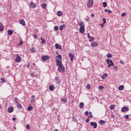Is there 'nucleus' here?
<instances>
[{
    "instance_id": "nucleus-6",
    "label": "nucleus",
    "mask_w": 131,
    "mask_h": 131,
    "mask_svg": "<svg viewBox=\"0 0 131 131\" xmlns=\"http://www.w3.org/2000/svg\"><path fill=\"white\" fill-rule=\"evenodd\" d=\"M90 124L92 126H93V128H95L97 127V123L95 122H91L90 123Z\"/></svg>"
},
{
    "instance_id": "nucleus-46",
    "label": "nucleus",
    "mask_w": 131,
    "mask_h": 131,
    "mask_svg": "<svg viewBox=\"0 0 131 131\" xmlns=\"http://www.w3.org/2000/svg\"><path fill=\"white\" fill-rule=\"evenodd\" d=\"M102 20L103 21L104 24H105L106 23V20L105 18L103 19Z\"/></svg>"
},
{
    "instance_id": "nucleus-60",
    "label": "nucleus",
    "mask_w": 131,
    "mask_h": 131,
    "mask_svg": "<svg viewBox=\"0 0 131 131\" xmlns=\"http://www.w3.org/2000/svg\"><path fill=\"white\" fill-rule=\"evenodd\" d=\"M120 63H121L122 64H123V62L122 61H120Z\"/></svg>"
},
{
    "instance_id": "nucleus-8",
    "label": "nucleus",
    "mask_w": 131,
    "mask_h": 131,
    "mask_svg": "<svg viewBox=\"0 0 131 131\" xmlns=\"http://www.w3.org/2000/svg\"><path fill=\"white\" fill-rule=\"evenodd\" d=\"M57 65L58 66H60L62 65V63L58 59H56Z\"/></svg>"
},
{
    "instance_id": "nucleus-35",
    "label": "nucleus",
    "mask_w": 131,
    "mask_h": 131,
    "mask_svg": "<svg viewBox=\"0 0 131 131\" xmlns=\"http://www.w3.org/2000/svg\"><path fill=\"white\" fill-rule=\"evenodd\" d=\"M31 51L33 52H35L36 51V49L35 48H32V49H31Z\"/></svg>"
},
{
    "instance_id": "nucleus-10",
    "label": "nucleus",
    "mask_w": 131,
    "mask_h": 131,
    "mask_svg": "<svg viewBox=\"0 0 131 131\" xmlns=\"http://www.w3.org/2000/svg\"><path fill=\"white\" fill-rule=\"evenodd\" d=\"M97 46V44L96 42H92L91 44V46L93 47H96Z\"/></svg>"
},
{
    "instance_id": "nucleus-32",
    "label": "nucleus",
    "mask_w": 131,
    "mask_h": 131,
    "mask_svg": "<svg viewBox=\"0 0 131 131\" xmlns=\"http://www.w3.org/2000/svg\"><path fill=\"white\" fill-rule=\"evenodd\" d=\"M58 27L57 26H55L54 28V30L57 31L58 30Z\"/></svg>"
},
{
    "instance_id": "nucleus-16",
    "label": "nucleus",
    "mask_w": 131,
    "mask_h": 131,
    "mask_svg": "<svg viewBox=\"0 0 131 131\" xmlns=\"http://www.w3.org/2000/svg\"><path fill=\"white\" fill-rule=\"evenodd\" d=\"M20 23L23 26H24L25 25V22L23 19H22L20 20Z\"/></svg>"
},
{
    "instance_id": "nucleus-5",
    "label": "nucleus",
    "mask_w": 131,
    "mask_h": 131,
    "mask_svg": "<svg viewBox=\"0 0 131 131\" xmlns=\"http://www.w3.org/2000/svg\"><path fill=\"white\" fill-rule=\"evenodd\" d=\"M14 107L12 106L9 107L7 109L8 112L10 113H11L13 111Z\"/></svg>"
},
{
    "instance_id": "nucleus-11",
    "label": "nucleus",
    "mask_w": 131,
    "mask_h": 131,
    "mask_svg": "<svg viewBox=\"0 0 131 131\" xmlns=\"http://www.w3.org/2000/svg\"><path fill=\"white\" fill-rule=\"evenodd\" d=\"M55 46L56 48L57 49H59L60 50H62V48L61 46L59 45L58 43H56L55 45Z\"/></svg>"
},
{
    "instance_id": "nucleus-58",
    "label": "nucleus",
    "mask_w": 131,
    "mask_h": 131,
    "mask_svg": "<svg viewBox=\"0 0 131 131\" xmlns=\"http://www.w3.org/2000/svg\"><path fill=\"white\" fill-rule=\"evenodd\" d=\"M16 119V118H13V120L14 121H15Z\"/></svg>"
},
{
    "instance_id": "nucleus-12",
    "label": "nucleus",
    "mask_w": 131,
    "mask_h": 131,
    "mask_svg": "<svg viewBox=\"0 0 131 131\" xmlns=\"http://www.w3.org/2000/svg\"><path fill=\"white\" fill-rule=\"evenodd\" d=\"M128 110V108L126 107H124L121 109V111L122 112H124Z\"/></svg>"
},
{
    "instance_id": "nucleus-62",
    "label": "nucleus",
    "mask_w": 131,
    "mask_h": 131,
    "mask_svg": "<svg viewBox=\"0 0 131 131\" xmlns=\"http://www.w3.org/2000/svg\"><path fill=\"white\" fill-rule=\"evenodd\" d=\"M91 16L92 17H93L94 16V14H92Z\"/></svg>"
},
{
    "instance_id": "nucleus-49",
    "label": "nucleus",
    "mask_w": 131,
    "mask_h": 131,
    "mask_svg": "<svg viewBox=\"0 0 131 131\" xmlns=\"http://www.w3.org/2000/svg\"><path fill=\"white\" fill-rule=\"evenodd\" d=\"M85 20L86 21H89V18H85Z\"/></svg>"
},
{
    "instance_id": "nucleus-47",
    "label": "nucleus",
    "mask_w": 131,
    "mask_h": 131,
    "mask_svg": "<svg viewBox=\"0 0 131 131\" xmlns=\"http://www.w3.org/2000/svg\"><path fill=\"white\" fill-rule=\"evenodd\" d=\"M59 79V78L58 77H56L54 79L56 81H58V80Z\"/></svg>"
},
{
    "instance_id": "nucleus-3",
    "label": "nucleus",
    "mask_w": 131,
    "mask_h": 131,
    "mask_svg": "<svg viewBox=\"0 0 131 131\" xmlns=\"http://www.w3.org/2000/svg\"><path fill=\"white\" fill-rule=\"evenodd\" d=\"M59 67L58 68V70L60 72H64L65 71V68L64 66L62 65H61L59 66Z\"/></svg>"
},
{
    "instance_id": "nucleus-41",
    "label": "nucleus",
    "mask_w": 131,
    "mask_h": 131,
    "mask_svg": "<svg viewBox=\"0 0 131 131\" xmlns=\"http://www.w3.org/2000/svg\"><path fill=\"white\" fill-rule=\"evenodd\" d=\"M99 89H102L104 88V87L102 85H101L99 86Z\"/></svg>"
},
{
    "instance_id": "nucleus-36",
    "label": "nucleus",
    "mask_w": 131,
    "mask_h": 131,
    "mask_svg": "<svg viewBox=\"0 0 131 131\" xmlns=\"http://www.w3.org/2000/svg\"><path fill=\"white\" fill-rule=\"evenodd\" d=\"M57 58H58V59H59L60 60L61 59H62L61 56V55H58L57 56Z\"/></svg>"
},
{
    "instance_id": "nucleus-40",
    "label": "nucleus",
    "mask_w": 131,
    "mask_h": 131,
    "mask_svg": "<svg viewBox=\"0 0 131 131\" xmlns=\"http://www.w3.org/2000/svg\"><path fill=\"white\" fill-rule=\"evenodd\" d=\"M61 101H63L64 102H66V103L67 102V100L66 99H61Z\"/></svg>"
},
{
    "instance_id": "nucleus-25",
    "label": "nucleus",
    "mask_w": 131,
    "mask_h": 131,
    "mask_svg": "<svg viewBox=\"0 0 131 131\" xmlns=\"http://www.w3.org/2000/svg\"><path fill=\"white\" fill-rule=\"evenodd\" d=\"M107 74L106 73H105L102 76V78L103 79H104L107 76Z\"/></svg>"
},
{
    "instance_id": "nucleus-48",
    "label": "nucleus",
    "mask_w": 131,
    "mask_h": 131,
    "mask_svg": "<svg viewBox=\"0 0 131 131\" xmlns=\"http://www.w3.org/2000/svg\"><path fill=\"white\" fill-rule=\"evenodd\" d=\"M89 112L87 111H86L85 112V114L86 116H88Z\"/></svg>"
},
{
    "instance_id": "nucleus-28",
    "label": "nucleus",
    "mask_w": 131,
    "mask_h": 131,
    "mask_svg": "<svg viewBox=\"0 0 131 131\" xmlns=\"http://www.w3.org/2000/svg\"><path fill=\"white\" fill-rule=\"evenodd\" d=\"M33 108L31 106H29L27 108V110L29 111H30L32 110Z\"/></svg>"
},
{
    "instance_id": "nucleus-30",
    "label": "nucleus",
    "mask_w": 131,
    "mask_h": 131,
    "mask_svg": "<svg viewBox=\"0 0 131 131\" xmlns=\"http://www.w3.org/2000/svg\"><path fill=\"white\" fill-rule=\"evenodd\" d=\"M105 121L103 120H100L99 121V123L101 124H103L105 123Z\"/></svg>"
},
{
    "instance_id": "nucleus-57",
    "label": "nucleus",
    "mask_w": 131,
    "mask_h": 131,
    "mask_svg": "<svg viewBox=\"0 0 131 131\" xmlns=\"http://www.w3.org/2000/svg\"><path fill=\"white\" fill-rule=\"evenodd\" d=\"M23 43V42L22 41H20L19 43L18 44V45H21Z\"/></svg>"
},
{
    "instance_id": "nucleus-24",
    "label": "nucleus",
    "mask_w": 131,
    "mask_h": 131,
    "mask_svg": "<svg viewBox=\"0 0 131 131\" xmlns=\"http://www.w3.org/2000/svg\"><path fill=\"white\" fill-rule=\"evenodd\" d=\"M124 88V86L123 85L120 86L118 88V89L120 90H122Z\"/></svg>"
},
{
    "instance_id": "nucleus-43",
    "label": "nucleus",
    "mask_w": 131,
    "mask_h": 131,
    "mask_svg": "<svg viewBox=\"0 0 131 131\" xmlns=\"http://www.w3.org/2000/svg\"><path fill=\"white\" fill-rule=\"evenodd\" d=\"M126 15V13H122L121 15V16H124Z\"/></svg>"
},
{
    "instance_id": "nucleus-34",
    "label": "nucleus",
    "mask_w": 131,
    "mask_h": 131,
    "mask_svg": "<svg viewBox=\"0 0 131 131\" xmlns=\"http://www.w3.org/2000/svg\"><path fill=\"white\" fill-rule=\"evenodd\" d=\"M17 104V106L18 107H19L20 108H22V107L21 106V104H19V103H18Z\"/></svg>"
},
{
    "instance_id": "nucleus-54",
    "label": "nucleus",
    "mask_w": 131,
    "mask_h": 131,
    "mask_svg": "<svg viewBox=\"0 0 131 131\" xmlns=\"http://www.w3.org/2000/svg\"><path fill=\"white\" fill-rule=\"evenodd\" d=\"M88 37L89 38H91V37L89 36V33L88 34Z\"/></svg>"
},
{
    "instance_id": "nucleus-17",
    "label": "nucleus",
    "mask_w": 131,
    "mask_h": 131,
    "mask_svg": "<svg viewBox=\"0 0 131 131\" xmlns=\"http://www.w3.org/2000/svg\"><path fill=\"white\" fill-rule=\"evenodd\" d=\"M54 85H50L49 87V89L51 91H53L54 89Z\"/></svg>"
},
{
    "instance_id": "nucleus-42",
    "label": "nucleus",
    "mask_w": 131,
    "mask_h": 131,
    "mask_svg": "<svg viewBox=\"0 0 131 131\" xmlns=\"http://www.w3.org/2000/svg\"><path fill=\"white\" fill-rule=\"evenodd\" d=\"M94 38L93 37L91 38H91H90V39H89V41L90 42H92Z\"/></svg>"
},
{
    "instance_id": "nucleus-15",
    "label": "nucleus",
    "mask_w": 131,
    "mask_h": 131,
    "mask_svg": "<svg viewBox=\"0 0 131 131\" xmlns=\"http://www.w3.org/2000/svg\"><path fill=\"white\" fill-rule=\"evenodd\" d=\"M13 33V31L11 30H8L7 31V34L9 36H11Z\"/></svg>"
},
{
    "instance_id": "nucleus-37",
    "label": "nucleus",
    "mask_w": 131,
    "mask_h": 131,
    "mask_svg": "<svg viewBox=\"0 0 131 131\" xmlns=\"http://www.w3.org/2000/svg\"><path fill=\"white\" fill-rule=\"evenodd\" d=\"M91 85L90 84H88L86 86V88L88 89H90Z\"/></svg>"
},
{
    "instance_id": "nucleus-20",
    "label": "nucleus",
    "mask_w": 131,
    "mask_h": 131,
    "mask_svg": "<svg viewBox=\"0 0 131 131\" xmlns=\"http://www.w3.org/2000/svg\"><path fill=\"white\" fill-rule=\"evenodd\" d=\"M84 104L83 103L81 102L80 103L79 105V107L80 108H82L83 107Z\"/></svg>"
},
{
    "instance_id": "nucleus-44",
    "label": "nucleus",
    "mask_w": 131,
    "mask_h": 131,
    "mask_svg": "<svg viewBox=\"0 0 131 131\" xmlns=\"http://www.w3.org/2000/svg\"><path fill=\"white\" fill-rule=\"evenodd\" d=\"M26 128L27 129H30V126L28 124H27L26 126Z\"/></svg>"
},
{
    "instance_id": "nucleus-39",
    "label": "nucleus",
    "mask_w": 131,
    "mask_h": 131,
    "mask_svg": "<svg viewBox=\"0 0 131 131\" xmlns=\"http://www.w3.org/2000/svg\"><path fill=\"white\" fill-rule=\"evenodd\" d=\"M30 76L32 77H34L35 76V74H34L33 73H30Z\"/></svg>"
},
{
    "instance_id": "nucleus-9",
    "label": "nucleus",
    "mask_w": 131,
    "mask_h": 131,
    "mask_svg": "<svg viewBox=\"0 0 131 131\" xmlns=\"http://www.w3.org/2000/svg\"><path fill=\"white\" fill-rule=\"evenodd\" d=\"M85 30V28L84 27H80L79 29V31L82 34H83Z\"/></svg>"
},
{
    "instance_id": "nucleus-26",
    "label": "nucleus",
    "mask_w": 131,
    "mask_h": 131,
    "mask_svg": "<svg viewBox=\"0 0 131 131\" xmlns=\"http://www.w3.org/2000/svg\"><path fill=\"white\" fill-rule=\"evenodd\" d=\"M115 107V105H112L110 107V109L111 110L114 109Z\"/></svg>"
},
{
    "instance_id": "nucleus-14",
    "label": "nucleus",
    "mask_w": 131,
    "mask_h": 131,
    "mask_svg": "<svg viewBox=\"0 0 131 131\" xmlns=\"http://www.w3.org/2000/svg\"><path fill=\"white\" fill-rule=\"evenodd\" d=\"M30 7L32 8H35L36 7L35 4L33 3H30Z\"/></svg>"
},
{
    "instance_id": "nucleus-53",
    "label": "nucleus",
    "mask_w": 131,
    "mask_h": 131,
    "mask_svg": "<svg viewBox=\"0 0 131 131\" xmlns=\"http://www.w3.org/2000/svg\"><path fill=\"white\" fill-rule=\"evenodd\" d=\"M57 84H59L60 83V81H59V80H58V81H57Z\"/></svg>"
},
{
    "instance_id": "nucleus-59",
    "label": "nucleus",
    "mask_w": 131,
    "mask_h": 131,
    "mask_svg": "<svg viewBox=\"0 0 131 131\" xmlns=\"http://www.w3.org/2000/svg\"><path fill=\"white\" fill-rule=\"evenodd\" d=\"M34 102V100H31V103H32Z\"/></svg>"
},
{
    "instance_id": "nucleus-63",
    "label": "nucleus",
    "mask_w": 131,
    "mask_h": 131,
    "mask_svg": "<svg viewBox=\"0 0 131 131\" xmlns=\"http://www.w3.org/2000/svg\"><path fill=\"white\" fill-rule=\"evenodd\" d=\"M13 128L14 129H16V128L15 126H14Z\"/></svg>"
},
{
    "instance_id": "nucleus-61",
    "label": "nucleus",
    "mask_w": 131,
    "mask_h": 131,
    "mask_svg": "<svg viewBox=\"0 0 131 131\" xmlns=\"http://www.w3.org/2000/svg\"><path fill=\"white\" fill-rule=\"evenodd\" d=\"M35 95L32 96L31 97V98L32 99H34L35 97Z\"/></svg>"
},
{
    "instance_id": "nucleus-13",
    "label": "nucleus",
    "mask_w": 131,
    "mask_h": 131,
    "mask_svg": "<svg viewBox=\"0 0 131 131\" xmlns=\"http://www.w3.org/2000/svg\"><path fill=\"white\" fill-rule=\"evenodd\" d=\"M79 25L80 27H84L85 26V25L84 24V23L83 22H80L79 23Z\"/></svg>"
},
{
    "instance_id": "nucleus-64",
    "label": "nucleus",
    "mask_w": 131,
    "mask_h": 131,
    "mask_svg": "<svg viewBox=\"0 0 131 131\" xmlns=\"http://www.w3.org/2000/svg\"><path fill=\"white\" fill-rule=\"evenodd\" d=\"M107 10V9H105V10H104V11H105V12H107V10Z\"/></svg>"
},
{
    "instance_id": "nucleus-56",
    "label": "nucleus",
    "mask_w": 131,
    "mask_h": 131,
    "mask_svg": "<svg viewBox=\"0 0 131 131\" xmlns=\"http://www.w3.org/2000/svg\"><path fill=\"white\" fill-rule=\"evenodd\" d=\"M29 65H29V63H28L27 64V68L29 67Z\"/></svg>"
},
{
    "instance_id": "nucleus-22",
    "label": "nucleus",
    "mask_w": 131,
    "mask_h": 131,
    "mask_svg": "<svg viewBox=\"0 0 131 131\" xmlns=\"http://www.w3.org/2000/svg\"><path fill=\"white\" fill-rule=\"evenodd\" d=\"M62 13H61V12L60 11H58L57 12V15L59 16H60L62 15Z\"/></svg>"
},
{
    "instance_id": "nucleus-19",
    "label": "nucleus",
    "mask_w": 131,
    "mask_h": 131,
    "mask_svg": "<svg viewBox=\"0 0 131 131\" xmlns=\"http://www.w3.org/2000/svg\"><path fill=\"white\" fill-rule=\"evenodd\" d=\"M21 59L20 58L19 56L17 57L15 61L17 62H19Z\"/></svg>"
},
{
    "instance_id": "nucleus-52",
    "label": "nucleus",
    "mask_w": 131,
    "mask_h": 131,
    "mask_svg": "<svg viewBox=\"0 0 131 131\" xmlns=\"http://www.w3.org/2000/svg\"><path fill=\"white\" fill-rule=\"evenodd\" d=\"M125 117L127 119H128V116L127 115H125Z\"/></svg>"
},
{
    "instance_id": "nucleus-51",
    "label": "nucleus",
    "mask_w": 131,
    "mask_h": 131,
    "mask_svg": "<svg viewBox=\"0 0 131 131\" xmlns=\"http://www.w3.org/2000/svg\"><path fill=\"white\" fill-rule=\"evenodd\" d=\"M107 12L108 13H112V11L110 10H107Z\"/></svg>"
},
{
    "instance_id": "nucleus-45",
    "label": "nucleus",
    "mask_w": 131,
    "mask_h": 131,
    "mask_svg": "<svg viewBox=\"0 0 131 131\" xmlns=\"http://www.w3.org/2000/svg\"><path fill=\"white\" fill-rule=\"evenodd\" d=\"M32 36L34 38H36L37 37V36L34 34H32Z\"/></svg>"
},
{
    "instance_id": "nucleus-2",
    "label": "nucleus",
    "mask_w": 131,
    "mask_h": 131,
    "mask_svg": "<svg viewBox=\"0 0 131 131\" xmlns=\"http://www.w3.org/2000/svg\"><path fill=\"white\" fill-rule=\"evenodd\" d=\"M93 0H89L87 3V6L88 7H92L93 4Z\"/></svg>"
},
{
    "instance_id": "nucleus-27",
    "label": "nucleus",
    "mask_w": 131,
    "mask_h": 131,
    "mask_svg": "<svg viewBox=\"0 0 131 131\" xmlns=\"http://www.w3.org/2000/svg\"><path fill=\"white\" fill-rule=\"evenodd\" d=\"M65 26V25H63L60 26V30H62L63 29V27Z\"/></svg>"
},
{
    "instance_id": "nucleus-23",
    "label": "nucleus",
    "mask_w": 131,
    "mask_h": 131,
    "mask_svg": "<svg viewBox=\"0 0 131 131\" xmlns=\"http://www.w3.org/2000/svg\"><path fill=\"white\" fill-rule=\"evenodd\" d=\"M4 29L3 26L2 24H0V31H2Z\"/></svg>"
},
{
    "instance_id": "nucleus-18",
    "label": "nucleus",
    "mask_w": 131,
    "mask_h": 131,
    "mask_svg": "<svg viewBox=\"0 0 131 131\" xmlns=\"http://www.w3.org/2000/svg\"><path fill=\"white\" fill-rule=\"evenodd\" d=\"M106 57L108 58H110L112 57V55L111 53H108L107 54Z\"/></svg>"
},
{
    "instance_id": "nucleus-7",
    "label": "nucleus",
    "mask_w": 131,
    "mask_h": 131,
    "mask_svg": "<svg viewBox=\"0 0 131 131\" xmlns=\"http://www.w3.org/2000/svg\"><path fill=\"white\" fill-rule=\"evenodd\" d=\"M50 57L49 56H43L42 57V59L43 60L45 61L47 59H50Z\"/></svg>"
},
{
    "instance_id": "nucleus-29",
    "label": "nucleus",
    "mask_w": 131,
    "mask_h": 131,
    "mask_svg": "<svg viewBox=\"0 0 131 131\" xmlns=\"http://www.w3.org/2000/svg\"><path fill=\"white\" fill-rule=\"evenodd\" d=\"M42 7L43 8H45L46 7L47 5L46 4L42 3L41 5Z\"/></svg>"
},
{
    "instance_id": "nucleus-55",
    "label": "nucleus",
    "mask_w": 131,
    "mask_h": 131,
    "mask_svg": "<svg viewBox=\"0 0 131 131\" xmlns=\"http://www.w3.org/2000/svg\"><path fill=\"white\" fill-rule=\"evenodd\" d=\"M89 118H88L86 120V122L87 123L88 122H89Z\"/></svg>"
},
{
    "instance_id": "nucleus-4",
    "label": "nucleus",
    "mask_w": 131,
    "mask_h": 131,
    "mask_svg": "<svg viewBox=\"0 0 131 131\" xmlns=\"http://www.w3.org/2000/svg\"><path fill=\"white\" fill-rule=\"evenodd\" d=\"M68 55H69V57L70 58L71 61L72 62L73 60L74 57V56L73 55V54H72L71 53H68Z\"/></svg>"
},
{
    "instance_id": "nucleus-33",
    "label": "nucleus",
    "mask_w": 131,
    "mask_h": 131,
    "mask_svg": "<svg viewBox=\"0 0 131 131\" xmlns=\"http://www.w3.org/2000/svg\"><path fill=\"white\" fill-rule=\"evenodd\" d=\"M103 6L104 7H106L107 6V4L106 2H103Z\"/></svg>"
},
{
    "instance_id": "nucleus-21",
    "label": "nucleus",
    "mask_w": 131,
    "mask_h": 131,
    "mask_svg": "<svg viewBox=\"0 0 131 131\" xmlns=\"http://www.w3.org/2000/svg\"><path fill=\"white\" fill-rule=\"evenodd\" d=\"M40 39L42 41V42H41V43L42 44L43 43L45 44L46 43V40L43 38H42L41 37V38Z\"/></svg>"
},
{
    "instance_id": "nucleus-31",
    "label": "nucleus",
    "mask_w": 131,
    "mask_h": 131,
    "mask_svg": "<svg viewBox=\"0 0 131 131\" xmlns=\"http://www.w3.org/2000/svg\"><path fill=\"white\" fill-rule=\"evenodd\" d=\"M1 83H3L5 82V80L4 78H1Z\"/></svg>"
},
{
    "instance_id": "nucleus-1",
    "label": "nucleus",
    "mask_w": 131,
    "mask_h": 131,
    "mask_svg": "<svg viewBox=\"0 0 131 131\" xmlns=\"http://www.w3.org/2000/svg\"><path fill=\"white\" fill-rule=\"evenodd\" d=\"M106 62L108 64V66L107 67V68H109L111 66H113L114 64L111 59H106Z\"/></svg>"
},
{
    "instance_id": "nucleus-38",
    "label": "nucleus",
    "mask_w": 131,
    "mask_h": 131,
    "mask_svg": "<svg viewBox=\"0 0 131 131\" xmlns=\"http://www.w3.org/2000/svg\"><path fill=\"white\" fill-rule=\"evenodd\" d=\"M18 99L16 97L15 98V101L16 103L17 104H18Z\"/></svg>"
},
{
    "instance_id": "nucleus-50",
    "label": "nucleus",
    "mask_w": 131,
    "mask_h": 131,
    "mask_svg": "<svg viewBox=\"0 0 131 131\" xmlns=\"http://www.w3.org/2000/svg\"><path fill=\"white\" fill-rule=\"evenodd\" d=\"M88 117L89 118H92L93 117V115H92L91 114Z\"/></svg>"
}]
</instances>
